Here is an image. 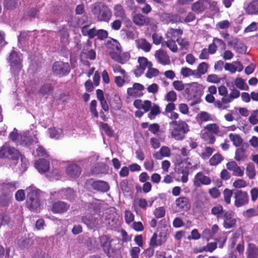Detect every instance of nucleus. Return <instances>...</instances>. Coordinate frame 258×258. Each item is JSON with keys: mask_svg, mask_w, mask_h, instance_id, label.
I'll return each instance as SVG.
<instances>
[{"mask_svg": "<svg viewBox=\"0 0 258 258\" xmlns=\"http://www.w3.org/2000/svg\"><path fill=\"white\" fill-rule=\"evenodd\" d=\"M36 136L37 131L35 130L31 129L30 131L27 130L19 134L15 128L10 134L9 138L17 145L31 149L37 147L35 156L46 157L48 156L47 152L42 146L38 144Z\"/></svg>", "mask_w": 258, "mask_h": 258, "instance_id": "nucleus-1", "label": "nucleus"}, {"mask_svg": "<svg viewBox=\"0 0 258 258\" xmlns=\"http://www.w3.org/2000/svg\"><path fill=\"white\" fill-rule=\"evenodd\" d=\"M98 202L96 199L93 200L88 206L87 210L90 214L83 216L81 219L82 222L90 229L99 228L101 224V220L99 216H94L100 210Z\"/></svg>", "mask_w": 258, "mask_h": 258, "instance_id": "nucleus-2", "label": "nucleus"}, {"mask_svg": "<svg viewBox=\"0 0 258 258\" xmlns=\"http://www.w3.org/2000/svg\"><path fill=\"white\" fill-rule=\"evenodd\" d=\"M21 156V163L23 170L26 169V159L20 155L19 151L9 143H6L0 148V158L8 159L11 160L16 165L19 162Z\"/></svg>", "mask_w": 258, "mask_h": 258, "instance_id": "nucleus-3", "label": "nucleus"}, {"mask_svg": "<svg viewBox=\"0 0 258 258\" xmlns=\"http://www.w3.org/2000/svg\"><path fill=\"white\" fill-rule=\"evenodd\" d=\"M169 124L172 138L177 141L183 140L185 135L189 131L188 124L181 120L172 121Z\"/></svg>", "mask_w": 258, "mask_h": 258, "instance_id": "nucleus-4", "label": "nucleus"}, {"mask_svg": "<svg viewBox=\"0 0 258 258\" xmlns=\"http://www.w3.org/2000/svg\"><path fill=\"white\" fill-rule=\"evenodd\" d=\"M92 14L99 22H109L112 17V12L109 7L101 2H96L91 9Z\"/></svg>", "mask_w": 258, "mask_h": 258, "instance_id": "nucleus-5", "label": "nucleus"}, {"mask_svg": "<svg viewBox=\"0 0 258 258\" xmlns=\"http://www.w3.org/2000/svg\"><path fill=\"white\" fill-rule=\"evenodd\" d=\"M205 87L197 82H193L190 84H186L185 93L188 100H193L190 105L194 106L199 103L201 100L200 98L203 95Z\"/></svg>", "mask_w": 258, "mask_h": 258, "instance_id": "nucleus-6", "label": "nucleus"}, {"mask_svg": "<svg viewBox=\"0 0 258 258\" xmlns=\"http://www.w3.org/2000/svg\"><path fill=\"white\" fill-rule=\"evenodd\" d=\"M20 187V183L17 181L6 180L0 183V191L2 196H0V204L5 206L8 204L10 199V194Z\"/></svg>", "mask_w": 258, "mask_h": 258, "instance_id": "nucleus-7", "label": "nucleus"}, {"mask_svg": "<svg viewBox=\"0 0 258 258\" xmlns=\"http://www.w3.org/2000/svg\"><path fill=\"white\" fill-rule=\"evenodd\" d=\"M26 191L28 192L27 207L32 211L39 212L40 209V204L38 197L40 190L31 185L26 188Z\"/></svg>", "mask_w": 258, "mask_h": 258, "instance_id": "nucleus-8", "label": "nucleus"}, {"mask_svg": "<svg viewBox=\"0 0 258 258\" xmlns=\"http://www.w3.org/2000/svg\"><path fill=\"white\" fill-rule=\"evenodd\" d=\"M22 55L15 50H13L10 53L8 62L11 67V71L15 75L18 74L22 68Z\"/></svg>", "mask_w": 258, "mask_h": 258, "instance_id": "nucleus-9", "label": "nucleus"}, {"mask_svg": "<svg viewBox=\"0 0 258 258\" xmlns=\"http://www.w3.org/2000/svg\"><path fill=\"white\" fill-rule=\"evenodd\" d=\"M76 197V194L73 189L68 187L63 188L58 191L51 192L50 198L52 199H64L70 201H73Z\"/></svg>", "mask_w": 258, "mask_h": 258, "instance_id": "nucleus-10", "label": "nucleus"}, {"mask_svg": "<svg viewBox=\"0 0 258 258\" xmlns=\"http://www.w3.org/2000/svg\"><path fill=\"white\" fill-rule=\"evenodd\" d=\"M70 66L68 62L56 61L52 66L53 75L60 77L68 75L70 72Z\"/></svg>", "mask_w": 258, "mask_h": 258, "instance_id": "nucleus-11", "label": "nucleus"}, {"mask_svg": "<svg viewBox=\"0 0 258 258\" xmlns=\"http://www.w3.org/2000/svg\"><path fill=\"white\" fill-rule=\"evenodd\" d=\"M234 206L240 208L248 204L249 196L246 191L237 190L234 192Z\"/></svg>", "mask_w": 258, "mask_h": 258, "instance_id": "nucleus-12", "label": "nucleus"}, {"mask_svg": "<svg viewBox=\"0 0 258 258\" xmlns=\"http://www.w3.org/2000/svg\"><path fill=\"white\" fill-rule=\"evenodd\" d=\"M88 182L92 188L97 191L104 193L108 191L110 189L109 183L105 181L101 180H94L93 179H91Z\"/></svg>", "mask_w": 258, "mask_h": 258, "instance_id": "nucleus-13", "label": "nucleus"}, {"mask_svg": "<svg viewBox=\"0 0 258 258\" xmlns=\"http://www.w3.org/2000/svg\"><path fill=\"white\" fill-rule=\"evenodd\" d=\"M190 207V203L187 198L181 197L177 198L175 201V211L184 213L187 211Z\"/></svg>", "mask_w": 258, "mask_h": 258, "instance_id": "nucleus-14", "label": "nucleus"}, {"mask_svg": "<svg viewBox=\"0 0 258 258\" xmlns=\"http://www.w3.org/2000/svg\"><path fill=\"white\" fill-rule=\"evenodd\" d=\"M112 239L109 235L103 234L99 236V241L101 247L108 257H110V253L113 250L111 246Z\"/></svg>", "mask_w": 258, "mask_h": 258, "instance_id": "nucleus-15", "label": "nucleus"}, {"mask_svg": "<svg viewBox=\"0 0 258 258\" xmlns=\"http://www.w3.org/2000/svg\"><path fill=\"white\" fill-rule=\"evenodd\" d=\"M70 205L63 201H57L53 203L50 210L55 214H61L66 212L70 208Z\"/></svg>", "mask_w": 258, "mask_h": 258, "instance_id": "nucleus-16", "label": "nucleus"}, {"mask_svg": "<svg viewBox=\"0 0 258 258\" xmlns=\"http://www.w3.org/2000/svg\"><path fill=\"white\" fill-rule=\"evenodd\" d=\"M66 170L68 176L72 179L79 177L82 172L80 166L74 163L69 164L67 166Z\"/></svg>", "mask_w": 258, "mask_h": 258, "instance_id": "nucleus-17", "label": "nucleus"}, {"mask_svg": "<svg viewBox=\"0 0 258 258\" xmlns=\"http://www.w3.org/2000/svg\"><path fill=\"white\" fill-rule=\"evenodd\" d=\"M144 88V86L143 85L135 83L133 84L132 87L127 89V94L131 97H141L143 95L142 91Z\"/></svg>", "mask_w": 258, "mask_h": 258, "instance_id": "nucleus-18", "label": "nucleus"}, {"mask_svg": "<svg viewBox=\"0 0 258 258\" xmlns=\"http://www.w3.org/2000/svg\"><path fill=\"white\" fill-rule=\"evenodd\" d=\"M222 218L224 219L223 226L225 229H230L235 226L236 219L231 212H225Z\"/></svg>", "mask_w": 258, "mask_h": 258, "instance_id": "nucleus-19", "label": "nucleus"}, {"mask_svg": "<svg viewBox=\"0 0 258 258\" xmlns=\"http://www.w3.org/2000/svg\"><path fill=\"white\" fill-rule=\"evenodd\" d=\"M211 179L204 175L202 172H198L195 176L194 184L196 187H199L202 184L209 185L211 183Z\"/></svg>", "mask_w": 258, "mask_h": 258, "instance_id": "nucleus-20", "label": "nucleus"}, {"mask_svg": "<svg viewBox=\"0 0 258 258\" xmlns=\"http://www.w3.org/2000/svg\"><path fill=\"white\" fill-rule=\"evenodd\" d=\"M34 166L40 173H47L49 169V162L44 159H40L35 161Z\"/></svg>", "mask_w": 258, "mask_h": 258, "instance_id": "nucleus-21", "label": "nucleus"}, {"mask_svg": "<svg viewBox=\"0 0 258 258\" xmlns=\"http://www.w3.org/2000/svg\"><path fill=\"white\" fill-rule=\"evenodd\" d=\"M234 49L239 53H244L246 52V47L242 41L237 38H234L228 42Z\"/></svg>", "mask_w": 258, "mask_h": 258, "instance_id": "nucleus-22", "label": "nucleus"}, {"mask_svg": "<svg viewBox=\"0 0 258 258\" xmlns=\"http://www.w3.org/2000/svg\"><path fill=\"white\" fill-rule=\"evenodd\" d=\"M208 0H199L192 5L191 9L194 12L200 14L208 9Z\"/></svg>", "mask_w": 258, "mask_h": 258, "instance_id": "nucleus-23", "label": "nucleus"}, {"mask_svg": "<svg viewBox=\"0 0 258 258\" xmlns=\"http://www.w3.org/2000/svg\"><path fill=\"white\" fill-rule=\"evenodd\" d=\"M227 168L233 171V175L241 177L244 174V169H241L235 161L229 162L226 164Z\"/></svg>", "mask_w": 258, "mask_h": 258, "instance_id": "nucleus-24", "label": "nucleus"}, {"mask_svg": "<svg viewBox=\"0 0 258 258\" xmlns=\"http://www.w3.org/2000/svg\"><path fill=\"white\" fill-rule=\"evenodd\" d=\"M111 58L122 64L125 63L130 58V54L128 52H125L122 53H112Z\"/></svg>", "mask_w": 258, "mask_h": 258, "instance_id": "nucleus-25", "label": "nucleus"}, {"mask_svg": "<svg viewBox=\"0 0 258 258\" xmlns=\"http://www.w3.org/2000/svg\"><path fill=\"white\" fill-rule=\"evenodd\" d=\"M107 48L110 49L109 55L111 57L112 53H120L121 52V47L119 43L115 39H111L108 41L107 43Z\"/></svg>", "mask_w": 258, "mask_h": 258, "instance_id": "nucleus-26", "label": "nucleus"}, {"mask_svg": "<svg viewBox=\"0 0 258 258\" xmlns=\"http://www.w3.org/2000/svg\"><path fill=\"white\" fill-rule=\"evenodd\" d=\"M153 20L141 14H136L133 17L134 23L138 26L148 25L150 24L151 21Z\"/></svg>", "mask_w": 258, "mask_h": 258, "instance_id": "nucleus-27", "label": "nucleus"}, {"mask_svg": "<svg viewBox=\"0 0 258 258\" xmlns=\"http://www.w3.org/2000/svg\"><path fill=\"white\" fill-rule=\"evenodd\" d=\"M155 57L157 61L163 65H166L169 63V59L167 53L162 50H157Z\"/></svg>", "mask_w": 258, "mask_h": 258, "instance_id": "nucleus-28", "label": "nucleus"}, {"mask_svg": "<svg viewBox=\"0 0 258 258\" xmlns=\"http://www.w3.org/2000/svg\"><path fill=\"white\" fill-rule=\"evenodd\" d=\"M209 66L206 62L200 63L196 70H195L196 78L200 79L202 76L206 74L208 71Z\"/></svg>", "mask_w": 258, "mask_h": 258, "instance_id": "nucleus-29", "label": "nucleus"}, {"mask_svg": "<svg viewBox=\"0 0 258 258\" xmlns=\"http://www.w3.org/2000/svg\"><path fill=\"white\" fill-rule=\"evenodd\" d=\"M91 172L94 175L100 173L105 174L108 172V167L103 163H97L92 169Z\"/></svg>", "mask_w": 258, "mask_h": 258, "instance_id": "nucleus-30", "label": "nucleus"}, {"mask_svg": "<svg viewBox=\"0 0 258 258\" xmlns=\"http://www.w3.org/2000/svg\"><path fill=\"white\" fill-rule=\"evenodd\" d=\"M182 33V30L180 29L170 28L168 30L166 36L168 39L177 41Z\"/></svg>", "mask_w": 258, "mask_h": 258, "instance_id": "nucleus-31", "label": "nucleus"}, {"mask_svg": "<svg viewBox=\"0 0 258 258\" xmlns=\"http://www.w3.org/2000/svg\"><path fill=\"white\" fill-rule=\"evenodd\" d=\"M136 43L138 48L141 49L145 52H149L151 48V44L145 39H140L136 40Z\"/></svg>", "mask_w": 258, "mask_h": 258, "instance_id": "nucleus-32", "label": "nucleus"}, {"mask_svg": "<svg viewBox=\"0 0 258 258\" xmlns=\"http://www.w3.org/2000/svg\"><path fill=\"white\" fill-rule=\"evenodd\" d=\"M48 134L51 138L56 140L61 139L63 136V132L59 128H50L48 130Z\"/></svg>", "mask_w": 258, "mask_h": 258, "instance_id": "nucleus-33", "label": "nucleus"}, {"mask_svg": "<svg viewBox=\"0 0 258 258\" xmlns=\"http://www.w3.org/2000/svg\"><path fill=\"white\" fill-rule=\"evenodd\" d=\"M245 10L248 14H256L258 13V0H251Z\"/></svg>", "mask_w": 258, "mask_h": 258, "instance_id": "nucleus-34", "label": "nucleus"}, {"mask_svg": "<svg viewBox=\"0 0 258 258\" xmlns=\"http://www.w3.org/2000/svg\"><path fill=\"white\" fill-rule=\"evenodd\" d=\"M244 146L238 148L235 152V159L237 161H244L247 158Z\"/></svg>", "mask_w": 258, "mask_h": 258, "instance_id": "nucleus-35", "label": "nucleus"}, {"mask_svg": "<svg viewBox=\"0 0 258 258\" xmlns=\"http://www.w3.org/2000/svg\"><path fill=\"white\" fill-rule=\"evenodd\" d=\"M225 212L223 206L220 205L214 206L211 210V213L216 216L218 219L222 218Z\"/></svg>", "mask_w": 258, "mask_h": 258, "instance_id": "nucleus-36", "label": "nucleus"}, {"mask_svg": "<svg viewBox=\"0 0 258 258\" xmlns=\"http://www.w3.org/2000/svg\"><path fill=\"white\" fill-rule=\"evenodd\" d=\"M247 258H258V248L253 244H248Z\"/></svg>", "mask_w": 258, "mask_h": 258, "instance_id": "nucleus-37", "label": "nucleus"}, {"mask_svg": "<svg viewBox=\"0 0 258 258\" xmlns=\"http://www.w3.org/2000/svg\"><path fill=\"white\" fill-rule=\"evenodd\" d=\"M46 176L50 180H60L62 179V172L59 169H54L49 174L47 172Z\"/></svg>", "mask_w": 258, "mask_h": 258, "instance_id": "nucleus-38", "label": "nucleus"}, {"mask_svg": "<svg viewBox=\"0 0 258 258\" xmlns=\"http://www.w3.org/2000/svg\"><path fill=\"white\" fill-rule=\"evenodd\" d=\"M229 137L235 147H239L241 145L243 140L239 135L231 133L229 134Z\"/></svg>", "mask_w": 258, "mask_h": 258, "instance_id": "nucleus-39", "label": "nucleus"}, {"mask_svg": "<svg viewBox=\"0 0 258 258\" xmlns=\"http://www.w3.org/2000/svg\"><path fill=\"white\" fill-rule=\"evenodd\" d=\"M138 62L142 72L146 68L152 67V62L149 61L146 58L144 57H139L138 58Z\"/></svg>", "mask_w": 258, "mask_h": 258, "instance_id": "nucleus-40", "label": "nucleus"}, {"mask_svg": "<svg viewBox=\"0 0 258 258\" xmlns=\"http://www.w3.org/2000/svg\"><path fill=\"white\" fill-rule=\"evenodd\" d=\"M180 74L183 78H188L193 76L196 78L195 70H193L187 67H183L181 69Z\"/></svg>", "mask_w": 258, "mask_h": 258, "instance_id": "nucleus-41", "label": "nucleus"}, {"mask_svg": "<svg viewBox=\"0 0 258 258\" xmlns=\"http://www.w3.org/2000/svg\"><path fill=\"white\" fill-rule=\"evenodd\" d=\"M223 160V158L221 155L216 153L210 158L209 163L211 166H216L220 164Z\"/></svg>", "mask_w": 258, "mask_h": 258, "instance_id": "nucleus-42", "label": "nucleus"}, {"mask_svg": "<svg viewBox=\"0 0 258 258\" xmlns=\"http://www.w3.org/2000/svg\"><path fill=\"white\" fill-rule=\"evenodd\" d=\"M161 112L159 106L157 104H154L150 109V112L148 113V116L150 119L155 118L156 116Z\"/></svg>", "mask_w": 258, "mask_h": 258, "instance_id": "nucleus-43", "label": "nucleus"}, {"mask_svg": "<svg viewBox=\"0 0 258 258\" xmlns=\"http://www.w3.org/2000/svg\"><path fill=\"white\" fill-rule=\"evenodd\" d=\"M205 129L207 130L208 132L216 135H220L219 127L216 123L209 124L205 126Z\"/></svg>", "mask_w": 258, "mask_h": 258, "instance_id": "nucleus-44", "label": "nucleus"}, {"mask_svg": "<svg viewBox=\"0 0 258 258\" xmlns=\"http://www.w3.org/2000/svg\"><path fill=\"white\" fill-rule=\"evenodd\" d=\"M234 84L240 90H247L248 89V86L241 78H237L234 81Z\"/></svg>", "mask_w": 258, "mask_h": 258, "instance_id": "nucleus-45", "label": "nucleus"}, {"mask_svg": "<svg viewBox=\"0 0 258 258\" xmlns=\"http://www.w3.org/2000/svg\"><path fill=\"white\" fill-rule=\"evenodd\" d=\"M215 149L210 147H206L200 156L204 160H207L212 155Z\"/></svg>", "mask_w": 258, "mask_h": 258, "instance_id": "nucleus-46", "label": "nucleus"}, {"mask_svg": "<svg viewBox=\"0 0 258 258\" xmlns=\"http://www.w3.org/2000/svg\"><path fill=\"white\" fill-rule=\"evenodd\" d=\"M175 41L176 40L169 39L167 41H165L163 43H162V45L166 46L172 52H176L177 51V47L175 43Z\"/></svg>", "mask_w": 258, "mask_h": 258, "instance_id": "nucleus-47", "label": "nucleus"}, {"mask_svg": "<svg viewBox=\"0 0 258 258\" xmlns=\"http://www.w3.org/2000/svg\"><path fill=\"white\" fill-rule=\"evenodd\" d=\"M202 138L207 143L212 144L215 142V138L210 133L206 132L202 135Z\"/></svg>", "mask_w": 258, "mask_h": 258, "instance_id": "nucleus-48", "label": "nucleus"}, {"mask_svg": "<svg viewBox=\"0 0 258 258\" xmlns=\"http://www.w3.org/2000/svg\"><path fill=\"white\" fill-rule=\"evenodd\" d=\"M246 173L250 179H253L255 175V167L252 163H249L246 169Z\"/></svg>", "mask_w": 258, "mask_h": 258, "instance_id": "nucleus-49", "label": "nucleus"}, {"mask_svg": "<svg viewBox=\"0 0 258 258\" xmlns=\"http://www.w3.org/2000/svg\"><path fill=\"white\" fill-rule=\"evenodd\" d=\"M150 246L153 247H155L157 246L161 245L162 244L161 239H158L157 234L156 233H154L150 239Z\"/></svg>", "mask_w": 258, "mask_h": 258, "instance_id": "nucleus-50", "label": "nucleus"}, {"mask_svg": "<svg viewBox=\"0 0 258 258\" xmlns=\"http://www.w3.org/2000/svg\"><path fill=\"white\" fill-rule=\"evenodd\" d=\"M114 15L116 17L123 18L125 16L123 8L120 5H117L114 6Z\"/></svg>", "mask_w": 258, "mask_h": 258, "instance_id": "nucleus-51", "label": "nucleus"}, {"mask_svg": "<svg viewBox=\"0 0 258 258\" xmlns=\"http://www.w3.org/2000/svg\"><path fill=\"white\" fill-rule=\"evenodd\" d=\"M232 191L229 189L226 188L223 191L224 200L227 205L231 203V198L232 196Z\"/></svg>", "mask_w": 258, "mask_h": 258, "instance_id": "nucleus-52", "label": "nucleus"}, {"mask_svg": "<svg viewBox=\"0 0 258 258\" xmlns=\"http://www.w3.org/2000/svg\"><path fill=\"white\" fill-rule=\"evenodd\" d=\"M17 0H4V7L8 10L15 8L17 6Z\"/></svg>", "mask_w": 258, "mask_h": 258, "instance_id": "nucleus-53", "label": "nucleus"}, {"mask_svg": "<svg viewBox=\"0 0 258 258\" xmlns=\"http://www.w3.org/2000/svg\"><path fill=\"white\" fill-rule=\"evenodd\" d=\"M147 69L148 71L146 74L147 78L151 79L159 75V72L157 69L153 68L152 67H149Z\"/></svg>", "mask_w": 258, "mask_h": 258, "instance_id": "nucleus-54", "label": "nucleus"}, {"mask_svg": "<svg viewBox=\"0 0 258 258\" xmlns=\"http://www.w3.org/2000/svg\"><path fill=\"white\" fill-rule=\"evenodd\" d=\"M177 99V94L174 91H170L165 96V100L168 102H174Z\"/></svg>", "mask_w": 258, "mask_h": 258, "instance_id": "nucleus-55", "label": "nucleus"}, {"mask_svg": "<svg viewBox=\"0 0 258 258\" xmlns=\"http://www.w3.org/2000/svg\"><path fill=\"white\" fill-rule=\"evenodd\" d=\"M186 85V84H184L181 81L178 80L174 81L172 83V85L174 89L178 91H181L184 89L185 90Z\"/></svg>", "mask_w": 258, "mask_h": 258, "instance_id": "nucleus-56", "label": "nucleus"}, {"mask_svg": "<svg viewBox=\"0 0 258 258\" xmlns=\"http://www.w3.org/2000/svg\"><path fill=\"white\" fill-rule=\"evenodd\" d=\"M82 55L86 56L87 58L94 60L96 58V53L93 49L83 50L82 52Z\"/></svg>", "mask_w": 258, "mask_h": 258, "instance_id": "nucleus-57", "label": "nucleus"}, {"mask_svg": "<svg viewBox=\"0 0 258 258\" xmlns=\"http://www.w3.org/2000/svg\"><path fill=\"white\" fill-rule=\"evenodd\" d=\"M119 185L123 193H128L130 191L131 187L128 185V181L127 179H124L121 181Z\"/></svg>", "mask_w": 258, "mask_h": 258, "instance_id": "nucleus-58", "label": "nucleus"}, {"mask_svg": "<svg viewBox=\"0 0 258 258\" xmlns=\"http://www.w3.org/2000/svg\"><path fill=\"white\" fill-rule=\"evenodd\" d=\"M198 116L202 121L206 122L212 120L211 115L205 111L201 112Z\"/></svg>", "mask_w": 258, "mask_h": 258, "instance_id": "nucleus-59", "label": "nucleus"}, {"mask_svg": "<svg viewBox=\"0 0 258 258\" xmlns=\"http://www.w3.org/2000/svg\"><path fill=\"white\" fill-rule=\"evenodd\" d=\"M243 215L244 217L251 218L258 215V211L254 209L250 208L244 211Z\"/></svg>", "mask_w": 258, "mask_h": 258, "instance_id": "nucleus-60", "label": "nucleus"}, {"mask_svg": "<svg viewBox=\"0 0 258 258\" xmlns=\"http://www.w3.org/2000/svg\"><path fill=\"white\" fill-rule=\"evenodd\" d=\"M112 67L114 73H119L120 75H122L123 78H126V74L125 70L122 69L119 65L116 64H113Z\"/></svg>", "mask_w": 258, "mask_h": 258, "instance_id": "nucleus-61", "label": "nucleus"}, {"mask_svg": "<svg viewBox=\"0 0 258 258\" xmlns=\"http://www.w3.org/2000/svg\"><path fill=\"white\" fill-rule=\"evenodd\" d=\"M134 214L129 210H126L124 213V219L126 223L128 224L133 222L134 220Z\"/></svg>", "mask_w": 258, "mask_h": 258, "instance_id": "nucleus-62", "label": "nucleus"}, {"mask_svg": "<svg viewBox=\"0 0 258 258\" xmlns=\"http://www.w3.org/2000/svg\"><path fill=\"white\" fill-rule=\"evenodd\" d=\"M52 90V87L50 84L43 85L40 89V92L43 95L49 94Z\"/></svg>", "mask_w": 258, "mask_h": 258, "instance_id": "nucleus-63", "label": "nucleus"}, {"mask_svg": "<svg viewBox=\"0 0 258 258\" xmlns=\"http://www.w3.org/2000/svg\"><path fill=\"white\" fill-rule=\"evenodd\" d=\"M180 46V49L182 50H187L189 47L188 42L183 39H177L176 41Z\"/></svg>", "mask_w": 258, "mask_h": 258, "instance_id": "nucleus-64", "label": "nucleus"}]
</instances>
